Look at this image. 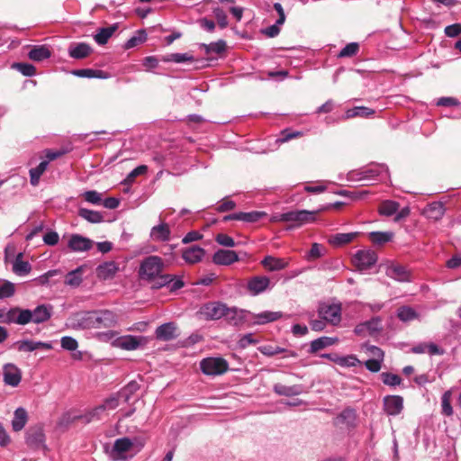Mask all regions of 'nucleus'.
<instances>
[{
	"instance_id": "nucleus-6",
	"label": "nucleus",
	"mask_w": 461,
	"mask_h": 461,
	"mask_svg": "<svg viewBox=\"0 0 461 461\" xmlns=\"http://www.w3.org/2000/svg\"><path fill=\"white\" fill-rule=\"evenodd\" d=\"M53 314V306L50 304H40L33 310L25 309V323L41 324L48 321Z\"/></svg>"
},
{
	"instance_id": "nucleus-51",
	"label": "nucleus",
	"mask_w": 461,
	"mask_h": 461,
	"mask_svg": "<svg viewBox=\"0 0 461 461\" xmlns=\"http://www.w3.org/2000/svg\"><path fill=\"white\" fill-rule=\"evenodd\" d=\"M147 40V33L144 30H139L135 35L130 38L124 44L126 50L132 49L137 45L145 42Z\"/></svg>"
},
{
	"instance_id": "nucleus-31",
	"label": "nucleus",
	"mask_w": 461,
	"mask_h": 461,
	"mask_svg": "<svg viewBox=\"0 0 461 461\" xmlns=\"http://www.w3.org/2000/svg\"><path fill=\"white\" fill-rule=\"evenodd\" d=\"M205 255V250L198 246H192L185 249L182 253V258L188 264H196L202 261Z\"/></svg>"
},
{
	"instance_id": "nucleus-38",
	"label": "nucleus",
	"mask_w": 461,
	"mask_h": 461,
	"mask_svg": "<svg viewBox=\"0 0 461 461\" xmlns=\"http://www.w3.org/2000/svg\"><path fill=\"white\" fill-rule=\"evenodd\" d=\"M28 420V414L24 408H17L14 411V418L12 420V428L14 431L22 430L26 425Z\"/></svg>"
},
{
	"instance_id": "nucleus-58",
	"label": "nucleus",
	"mask_w": 461,
	"mask_h": 461,
	"mask_svg": "<svg viewBox=\"0 0 461 461\" xmlns=\"http://www.w3.org/2000/svg\"><path fill=\"white\" fill-rule=\"evenodd\" d=\"M303 136V132L299 131H292L290 129H285L280 132L279 137L276 139L277 143H285L293 139Z\"/></svg>"
},
{
	"instance_id": "nucleus-36",
	"label": "nucleus",
	"mask_w": 461,
	"mask_h": 461,
	"mask_svg": "<svg viewBox=\"0 0 461 461\" xmlns=\"http://www.w3.org/2000/svg\"><path fill=\"white\" fill-rule=\"evenodd\" d=\"M261 354L267 357H273L277 354L285 353V357H296L297 353L293 350H288L281 347H273L270 345H265L258 348Z\"/></svg>"
},
{
	"instance_id": "nucleus-44",
	"label": "nucleus",
	"mask_w": 461,
	"mask_h": 461,
	"mask_svg": "<svg viewBox=\"0 0 461 461\" xmlns=\"http://www.w3.org/2000/svg\"><path fill=\"white\" fill-rule=\"evenodd\" d=\"M368 237L375 245L382 246L393 240V232L372 231L368 233Z\"/></svg>"
},
{
	"instance_id": "nucleus-24",
	"label": "nucleus",
	"mask_w": 461,
	"mask_h": 461,
	"mask_svg": "<svg viewBox=\"0 0 461 461\" xmlns=\"http://www.w3.org/2000/svg\"><path fill=\"white\" fill-rule=\"evenodd\" d=\"M119 271V266L114 261H106L96 267V276L100 280H109L115 276Z\"/></svg>"
},
{
	"instance_id": "nucleus-63",
	"label": "nucleus",
	"mask_w": 461,
	"mask_h": 461,
	"mask_svg": "<svg viewBox=\"0 0 461 461\" xmlns=\"http://www.w3.org/2000/svg\"><path fill=\"white\" fill-rule=\"evenodd\" d=\"M13 67L25 77H32L36 73L35 67L29 63H14Z\"/></svg>"
},
{
	"instance_id": "nucleus-61",
	"label": "nucleus",
	"mask_w": 461,
	"mask_h": 461,
	"mask_svg": "<svg viewBox=\"0 0 461 461\" xmlns=\"http://www.w3.org/2000/svg\"><path fill=\"white\" fill-rule=\"evenodd\" d=\"M324 251H325V248L322 245H321L319 243H313L312 245L311 249L309 250V252L306 255V258H307V260H314V259L320 258L323 256Z\"/></svg>"
},
{
	"instance_id": "nucleus-7",
	"label": "nucleus",
	"mask_w": 461,
	"mask_h": 461,
	"mask_svg": "<svg viewBox=\"0 0 461 461\" xmlns=\"http://www.w3.org/2000/svg\"><path fill=\"white\" fill-rule=\"evenodd\" d=\"M200 367L203 374L215 376L224 374L229 364L222 357H206L200 362Z\"/></svg>"
},
{
	"instance_id": "nucleus-21",
	"label": "nucleus",
	"mask_w": 461,
	"mask_h": 461,
	"mask_svg": "<svg viewBox=\"0 0 461 461\" xmlns=\"http://www.w3.org/2000/svg\"><path fill=\"white\" fill-rule=\"evenodd\" d=\"M171 230L167 223L161 221L158 225L151 228L149 232V238L153 241L166 242L170 240Z\"/></svg>"
},
{
	"instance_id": "nucleus-1",
	"label": "nucleus",
	"mask_w": 461,
	"mask_h": 461,
	"mask_svg": "<svg viewBox=\"0 0 461 461\" xmlns=\"http://www.w3.org/2000/svg\"><path fill=\"white\" fill-rule=\"evenodd\" d=\"M164 260L158 256L144 258L139 267L138 275L140 280L150 283L152 289H160L172 280L170 274H163Z\"/></svg>"
},
{
	"instance_id": "nucleus-5",
	"label": "nucleus",
	"mask_w": 461,
	"mask_h": 461,
	"mask_svg": "<svg viewBox=\"0 0 461 461\" xmlns=\"http://www.w3.org/2000/svg\"><path fill=\"white\" fill-rule=\"evenodd\" d=\"M134 442L138 444L140 448L144 446V441L137 438H135L134 441L126 437L117 438L110 451L111 458L114 461L126 459V453L130 451Z\"/></svg>"
},
{
	"instance_id": "nucleus-37",
	"label": "nucleus",
	"mask_w": 461,
	"mask_h": 461,
	"mask_svg": "<svg viewBox=\"0 0 461 461\" xmlns=\"http://www.w3.org/2000/svg\"><path fill=\"white\" fill-rule=\"evenodd\" d=\"M85 266H79L76 269L69 271L65 277V285L70 287H78L83 281V273Z\"/></svg>"
},
{
	"instance_id": "nucleus-3",
	"label": "nucleus",
	"mask_w": 461,
	"mask_h": 461,
	"mask_svg": "<svg viewBox=\"0 0 461 461\" xmlns=\"http://www.w3.org/2000/svg\"><path fill=\"white\" fill-rule=\"evenodd\" d=\"M389 176L388 167L384 164L370 165L358 170L348 173V180L353 182L371 181L376 178L384 179Z\"/></svg>"
},
{
	"instance_id": "nucleus-9",
	"label": "nucleus",
	"mask_w": 461,
	"mask_h": 461,
	"mask_svg": "<svg viewBox=\"0 0 461 461\" xmlns=\"http://www.w3.org/2000/svg\"><path fill=\"white\" fill-rule=\"evenodd\" d=\"M94 329L114 328L118 324V315L111 310L93 311Z\"/></svg>"
},
{
	"instance_id": "nucleus-56",
	"label": "nucleus",
	"mask_w": 461,
	"mask_h": 461,
	"mask_svg": "<svg viewBox=\"0 0 461 461\" xmlns=\"http://www.w3.org/2000/svg\"><path fill=\"white\" fill-rule=\"evenodd\" d=\"M451 395L450 390L446 391L441 397V409L442 413L447 417L453 415V408L451 406Z\"/></svg>"
},
{
	"instance_id": "nucleus-14",
	"label": "nucleus",
	"mask_w": 461,
	"mask_h": 461,
	"mask_svg": "<svg viewBox=\"0 0 461 461\" xmlns=\"http://www.w3.org/2000/svg\"><path fill=\"white\" fill-rule=\"evenodd\" d=\"M27 445L35 449H45V435L43 429L40 426L30 428L26 432Z\"/></svg>"
},
{
	"instance_id": "nucleus-53",
	"label": "nucleus",
	"mask_w": 461,
	"mask_h": 461,
	"mask_svg": "<svg viewBox=\"0 0 461 461\" xmlns=\"http://www.w3.org/2000/svg\"><path fill=\"white\" fill-rule=\"evenodd\" d=\"M203 47L207 54H221L226 50L227 45L224 40H219L215 42H211L210 44H203Z\"/></svg>"
},
{
	"instance_id": "nucleus-33",
	"label": "nucleus",
	"mask_w": 461,
	"mask_h": 461,
	"mask_svg": "<svg viewBox=\"0 0 461 461\" xmlns=\"http://www.w3.org/2000/svg\"><path fill=\"white\" fill-rule=\"evenodd\" d=\"M51 56V51L46 45H34L28 52V58L33 61H43Z\"/></svg>"
},
{
	"instance_id": "nucleus-32",
	"label": "nucleus",
	"mask_w": 461,
	"mask_h": 461,
	"mask_svg": "<svg viewBox=\"0 0 461 461\" xmlns=\"http://www.w3.org/2000/svg\"><path fill=\"white\" fill-rule=\"evenodd\" d=\"M274 392L281 396L292 397L301 394L303 392L302 384L285 385L282 384H276L273 386Z\"/></svg>"
},
{
	"instance_id": "nucleus-50",
	"label": "nucleus",
	"mask_w": 461,
	"mask_h": 461,
	"mask_svg": "<svg viewBox=\"0 0 461 461\" xmlns=\"http://www.w3.org/2000/svg\"><path fill=\"white\" fill-rule=\"evenodd\" d=\"M105 411L103 408L102 404L96 406L95 408L92 409L88 412L85 413L82 416V419L86 423H89L95 420H101L103 416L105 414Z\"/></svg>"
},
{
	"instance_id": "nucleus-28",
	"label": "nucleus",
	"mask_w": 461,
	"mask_h": 461,
	"mask_svg": "<svg viewBox=\"0 0 461 461\" xmlns=\"http://www.w3.org/2000/svg\"><path fill=\"white\" fill-rule=\"evenodd\" d=\"M176 326L174 322H167L158 326L156 330V338L163 341H168L177 337Z\"/></svg>"
},
{
	"instance_id": "nucleus-18",
	"label": "nucleus",
	"mask_w": 461,
	"mask_h": 461,
	"mask_svg": "<svg viewBox=\"0 0 461 461\" xmlns=\"http://www.w3.org/2000/svg\"><path fill=\"white\" fill-rule=\"evenodd\" d=\"M384 411L390 416L400 414L403 409V398L400 395H386L383 399Z\"/></svg>"
},
{
	"instance_id": "nucleus-52",
	"label": "nucleus",
	"mask_w": 461,
	"mask_h": 461,
	"mask_svg": "<svg viewBox=\"0 0 461 461\" xmlns=\"http://www.w3.org/2000/svg\"><path fill=\"white\" fill-rule=\"evenodd\" d=\"M334 363L342 367H355L360 364L359 359L355 355L339 356L334 359Z\"/></svg>"
},
{
	"instance_id": "nucleus-8",
	"label": "nucleus",
	"mask_w": 461,
	"mask_h": 461,
	"mask_svg": "<svg viewBox=\"0 0 461 461\" xmlns=\"http://www.w3.org/2000/svg\"><path fill=\"white\" fill-rule=\"evenodd\" d=\"M93 311L72 313L67 321V326L73 330L94 329Z\"/></svg>"
},
{
	"instance_id": "nucleus-12",
	"label": "nucleus",
	"mask_w": 461,
	"mask_h": 461,
	"mask_svg": "<svg viewBox=\"0 0 461 461\" xmlns=\"http://www.w3.org/2000/svg\"><path fill=\"white\" fill-rule=\"evenodd\" d=\"M377 262V255L374 250H358L353 257V263L360 271L370 269Z\"/></svg>"
},
{
	"instance_id": "nucleus-62",
	"label": "nucleus",
	"mask_w": 461,
	"mask_h": 461,
	"mask_svg": "<svg viewBox=\"0 0 461 461\" xmlns=\"http://www.w3.org/2000/svg\"><path fill=\"white\" fill-rule=\"evenodd\" d=\"M381 378L383 383L389 386H396L402 383V378L398 375L388 372L382 373Z\"/></svg>"
},
{
	"instance_id": "nucleus-39",
	"label": "nucleus",
	"mask_w": 461,
	"mask_h": 461,
	"mask_svg": "<svg viewBox=\"0 0 461 461\" xmlns=\"http://www.w3.org/2000/svg\"><path fill=\"white\" fill-rule=\"evenodd\" d=\"M118 26L116 23L108 26L100 28L96 34L94 36L95 42L98 45H104L107 43L108 40L113 36L114 32L117 30Z\"/></svg>"
},
{
	"instance_id": "nucleus-64",
	"label": "nucleus",
	"mask_w": 461,
	"mask_h": 461,
	"mask_svg": "<svg viewBox=\"0 0 461 461\" xmlns=\"http://www.w3.org/2000/svg\"><path fill=\"white\" fill-rule=\"evenodd\" d=\"M14 345L21 352H32L36 350V341L31 339L19 340Z\"/></svg>"
},
{
	"instance_id": "nucleus-23",
	"label": "nucleus",
	"mask_w": 461,
	"mask_h": 461,
	"mask_svg": "<svg viewBox=\"0 0 461 461\" xmlns=\"http://www.w3.org/2000/svg\"><path fill=\"white\" fill-rule=\"evenodd\" d=\"M385 274L388 277L399 282H408L411 280V273L407 268L399 264H391L386 267Z\"/></svg>"
},
{
	"instance_id": "nucleus-17",
	"label": "nucleus",
	"mask_w": 461,
	"mask_h": 461,
	"mask_svg": "<svg viewBox=\"0 0 461 461\" xmlns=\"http://www.w3.org/2000/svg\"><path fill=\"white\" fill-rule=\"evenodd\" d=\"M94 241L80 234H72L68 240V247L73 252H86L93 248Z\"/></svg>"
},
{
	"instance_id": "nucleus-19",
	"label": "nucleus",
	"mask_w": 461,
	"mask_h": 461,
	"mask_svg": "<svg viewBox=\"0 0 461 461\" xmlns=\"http://www.w3.org/2000/svg\"><path fill=\"white\" fill-rule=\"evenodd\" d=\"M274 9L276 11L278 14L277 20L274 24L262 30V33L267 36L268 38H274L277 36L280 32V26L283 25L285 21V14L282 5L280 3H275Z\"/></svg>"
},
{
	"instance_id": "nucleus-26",
	"label": "nucleus",
	"mask_w": 461,
	"mask_h": 461,
	"mask_svg": "<svg viewBox=\"0 0 461 461\" xmlns=\"http://www.w3.org/2000/svg\"><path fill=\"white\" fill-rule=\"evenodd\" d=\"M251 316V320L254 324L257 325H264L269 322L276 321L283 317L282 312H272V311H264L259 313H252L248 312Z\"/></svg>"
},
{
	"instance_id": "nucleus-16",
	"label": "nucleus",
	"mask_w": 461,
	"mask_h": 461,
	"mask_svg": "<svg viewBox=\"0 0 461 461\" xmlns=\"http://www.w3.org/2000/svg\"><path fill=\"white\" fill-rule=\"evenodd\" d=\"M3 379L6 385L16 387L22 380L21 369L12 363H7L3 366Z\"/></svg>"
},
{
	"instance_id": "nucleus-49",
	"label": "nucleus",
	"mask_w": 461,
	"mask_h": 461,
	"mask_svg": "<svg viewBox=\"0 0 461 461\" xmlns=\"http://www.w3.org/2000/svg\"><path fill=\"white\" fill-rule=\"evenodd\" d=\"M15 294V285L8 280L0 278V299H7Z\"/></svg>"
},
{
	"instance_id": "nucleus-11",
	"label": "nucleus",
	"mask_w": 461,
	"mask_h": 461,
	"mask_svg": "<svg viewBox=\"0 0 461 461\" xmlns=\"http://www.w3.org/2000/svg\"><path fill=\"white\" fill-rule=\"evenodd\" d=\"M226 306L227 304L221 302H209L201 307L199 313L204 320L217 321L223 318Z\"/></svg>"
},
{
	"instance_id": "nucleus-47",
	"label": "nucleus",
	"mask_w": 461,
	"mask_h": 461,
	"mask_svg": "<svg viewBox=\"0 0 461 461\" xmlns=\"http://www.w3.org/2000/svg\"><path fill=\"white\" fill-rule=\"evenodd\" d=\"M78 215L91 223H99L104 220L101 212L86 208H80L78 210Z\"/></svg>"
},
{
	"instance_id": "nucleus-30",
	"label": "nucleus",
	"mask_w": 461,
	"mask_h": 461,
	"mask_svg": "<svg viewBox=\"0 0 461 461\" xmlns=\"http://www.w3.org/2000/svg\"><path fill=\"white\" fill-rule=\"evenodd\" d=\"M5 324H18V325H26L25 323V309L20 307H13L9 310H6L5 320H4Z\"/></svg>"
},
{
	"instance_id": "nucleus-42",
	"label": "nucleus",
	"mask_w": 461,
	"mask_h": 461,
	"mask_svg": "<svg viewBox=\"0 0 461 461\" xmlns=\"http://www.w3.org/2000/svg\"><path fill=\"white\" fill-rule=\"evenodd\" d=\"M71 73L76 77L86 78H107L108 77L106 72L92 68L75 69Z\"/></svg>"
},
{
	"instance_id": "nucleus-2",
	"label": "nucleus",
	"mask_w": 461,
	"mask_h": 461,
	"mask_svg": "<svg viewBox=\"0 0 461 461\" xmlns=\"http://www.w3.org/2000/svg\"><path fill=\"white\" fill-rule=\"evenodd\" d=\"M323 209H320L322 211ZM318 211L294 210L274 215L273 221L292 222L291 228H299L304 224L315 221Z\"/></svg>"
},
{
	"instance_id": "nucleus-29",
	"label": "nucleus",
	"mask_w": 461,
	"mask_h": 461,
	"mask_svg": "<svg viewBox=\"0 0 461 461\" xmlns=\"http://www.w3.org/2000/svg\"><path fill=\"white\" fill-rule=\"evenodd\" d=\"M261 265L268 271H279L288 267L289 261L285 258L267 256L261 260Z\"/></svg>"
},
{
	"instance_id": "nucleus-57",
	"label": "nucleus",
	"mask_w": 461,
	"mask_h": 461,
	"mask_svg": "<svg viewBox=\"0 0 461 461\" xmlns=\"http://www.w3.org/2000/svg\"><path fill=\"white\" fill-rule=\"evenodd\" d=\"M122 401V397H121V395L118 392V393L113 394L112 396H110L109 398L105 399L104 403H102V406L105 411H113L120 405V402Z\"/></svg>"
},
{
	"instance_id": "nucleus-34",
	"label": "nucleus",
	"mask_w": 461,
	"mask_h": 461,
	"mask_svg": "<svg viewBox=\"0 0 461 461\" xmlns=\"http://www.w3.org/2000/svg\"><path fill=\"white\" fill-rule=\"evenodd\" d=\"M445 213V206L441 202H433L424 209V214L427 218L438 221Z\"/></svg>"
},
{
	"instance_id": "nucleus-15",
	"label": "nucleus",
	"mask_w": 461,
	"mask_h": 461,
	"mask_svg": "<svg viewBox=\"0 0 461 461\" xmlns=\"http://www.w3.org/2000/svg\"><path fill=\"white\" fill-rule=\"evenodd\" d=\"M381 322V317H373L368 321L358 323L354 329V333L363 337L367 334L373 335L382 330Z\"/></svg>"
},
{
	"instance_id": "nucleus-54",
	"label": "nucleus",
	"mask_w": 461,
	"mask_h": 461,
	"mask_svg": "<svg viewBox=\"0 0 461 461\" xmlns=\"http://www.w3.org/2000/svg\"><path fill=\"white\" fill-rule=\"evenodd\" d=\"M359 44L357 42L348 43L338 54L337 58H352L358 53Z\"/></svg>"
},
{
	"instance_id": "nucleus-43",
	"label": "nucleus",
	"mask_w": 461,
	"mask_h": 461,
	"mask_svg": "<svg viewBox=\"0 0 461 461\" xmlns=\"http://www.w3.org/2000/svg\"><path fill=\"white\" fill-rule=\"evenodd\" d=\"M357 232L337 233L332 235L329 239V241L333 246L340 247L345 244L350 243L357 236Z\"/></svg>"
},
{
	"instance_id": "nucleus-10",
	"label": "nucleus",
	"mask_w": 461,
	"mask_h": 461,
	"mask_svg": "<svg viewBox=\"0 0 461 461\" xmlns=\"http://www.w3.org/2000/svg\"><path fill=\"white\" fill-rule=\"evenodd\" d=\"M274 287L268 276H255L248 280L247 290L251 296H257Z\"/></svg>"
},
{
	"instance_id": "nucleus-55",
	"label": "nucleus",
	"mask_w": 461,
	"mask_h": 461,
	"mask_svg": "<svg viewBox=\"0 0 461 461\" xmlns=\"http://www.w3.org/2000/svg\"><path fill=\"white\" fill-rule=\"evenodd\" d=\"M140 389V384L136 381L130 382L126 386H124L119 393L121 397H122V402H129L131 396L135 393Z\"/></svg>"
},
{
	"instance_id": "nucleus-40",
	"label": "nucleus",
	"mask_w": 461,
	"mask_h": 461,
	"mask_svg": "<svg viewBox=\"0 0 461 461\" xmlns=\"http://www.w3.org/2000/svg\"><path fill=\"white\" fill-rule=\"evenodd\" d=\"M337 340L338 339L336 338H330L326 336L318 338L311 342L309 352L312 354L316 353L321 349L332 346L333 344L336 343Z\"/></svg>"
},
{
	"instance_id": "nucleus-46",
	"label": "nucleus",
	"mask_w": 461,
	"mask_h": 461,
	"mask_svg": "<svg viewBox=\"0 0 461 461\" xmlns=\"http://www.w3.org/2000/svg\"><path fill=\"white\" fill-rule=\"evenodd\" d=\"M396 315L403 322L411 321L419 317L418 312L410 306L399 307Z\"/></svg>"
},
{
	"instance_id": "nucleus-41",
	"label": "nucleus",
	"mask_w": 461,
	"mask_h": 461,
	"mask_svg": "<svg viewBox=\"0 0 461 461\" xmlns=\"http://www.w3.org/2000/svg\"><path fill=\"white\" fill-rule=\"evenodd\" d=\"M375 110L366 106H356L348 109L343 116L344 119H350L354 117H370L375 114Z\"/></svg>"
},
{
	"instance_id": "nucleus-20",
	"label": "nucleus",
	"mask_w": 461,
	"mask_h": 461,
	"mask_svg": "<svg viewBox=\"0 0 461 461\" xmlns=\"http://www.w3.org/2000/svg\"><path fill=\"white\" fill-rule=\"evenodd\" d=\"M264 216H266V212L259 211H252L249 212H239L225 215L223 217V221H241L245 222H256Z\"/></svg>"
},
{
	"instance_id": "nucleus-35",
	"label": "nucleus",
	"mask_w": 461,
	"mask_h": 461,
	"mask_svg": "<svg viewBox=\"0 0 461 461\" xmlns=\"http://www.w3.org/2000/svg\"><path fill=\"white\" fill-rule=\"evenodd\" d=\"M23 253H18L16 258L12 262V270L15 275L19 276H27L32 270L31 264L28 261H23Z\"/></svg>"
},
{
	"instance_id": "nucleus-22",
	"label": "nucleus",
	"mask_w": 461,
	"mask_h": 461,
	"mask_svg": "<svg viewBox=\"0 0 461 461\" xmlns=\"http://www.w3.org/2000/svg\"><path fill=\"white\" fill-rule=\"evenodd\" d=\"M246 312V311L239 309L237 307L226 306V311L224 312L223 318L230 325L239 327L245 322Z\"/></svg>"
},
{
	"instance_id": "nucleus-4",
	"label": "nucleus",
	"mask_w": 461,
	"mask_h": 461,
	"mask_svg": "<svg viewBox=\"0 0 461 461\" xmlns=\"http://www.w3.org/2000/svg\"><path fill=\"white\" fill-rule=\"evenodd\" d=\"M318 316L329 325L338 326L342 319V305L340 303H320L317 308Z\"/></svg>"
},
{
	"instance_id": "nucleus-48",
	"label": "nucleus",
	"mask_w": 461,
	"mask_h": 461,
	"mask_svg": "<svg viewBox=\"0 0 461 461\" xmlns=\"http://www.w3.org/2000/svg\"><path fill=\"white\" fill-rule=\"evenodd\" d=\"M399 203L392 200L384 201L379 206V213L384 216H392L397 212Z\"/></svg>"
},
{
	"instance_id": "nucleus-25",
	"label": "nucleus",
	"mask_w": 461,
	"mask_h": 461,
	"mask_svg": "<svg viewBox=\"0 0 461 461\" xmlns=\"http://www.w3.org/2000/svg\"><path fill=\"white\" fill-rule=\"evenodd\" d=\"M212 261L216 265L229 266L239 261V256L233 250L219 249L213 254Z\"/></svg>"
},
{
	"instance_id": "nucleus-27",
	"label": "nucleus",
	"mask_w": 461,
	"mask_h": 461,
	"mask_svg": "<svg viewBox=\"0 0 461 461\" xmlns=\"http://www.w3.org/2000/svg\"><path fill=\"white\" fill-rule=\"evenodd\" d=\"M68 55L75 59H83L88 57L92 51V47L86 42L72 43L68 47Z\"/></svg>"
},
{
	"instance_id": "nucleus-13",
	"label": "nucleus",
	"mask_w": 461,
	"mask_h": 461,
	"mask_svg": "<svg viewBox=\"0 0 461 461\" xmlns=\"http://www.w3.org/2000/svg\"><path fill=\"white\" fill-rule=\"evenodd\" d=\"M146 339L142 336L125 335L116 338L113 345L124 350H135L144 345Z\"/></svg>"
},
{
	"instance_id": "nucleus-60",
	"label": "nucleus",
	"mask_w": 461,
	"mask_h": 461,
	"mask_svg": "<svg viewBox=\"0 0 461 461\" xmlns=\"http://www.w3.org/2000/svg\"><path fill=\"white\" fill-rule=\"evenodd\" d=\"M147 171H148L147 166H145V165L138 166L137 167H135L133 170H131L128 174V176L124 179L123 183L125 185H131L137 176L146 174Z\"/></svg>"
},
{
	"instance_id": "nucleus-59",
	"label": "nucleus",
	"mask_w": 461,
	"mask_h": 461,
	"mask_svg": "<svg viewBox=\"0 0 461 461\" xmlns=\"http://www.w3.org/2000/svg\"><path fill=\"white\" fill-rule=\"evenodd\" d=\"M81 196L84 200L91 204L99 205L102 203V194L95 190H89L84 192Z\"/></svg>"
},
{
	"instance_id": "nucleus-45",
	"label": "nucleus",
	"mask_w": 461,
	"mask_h": 461,
	"mask_svg": "<svg viewBox=\"0 0 461 461\" xmlns=\"http://www.w3.org/2000/svg\"><path fill=\"white\" fill-rule=\"evenodd\" d=\"M49 165V161L44 160L41 161L36 167L30 169V182L31 185L36 186L39 182L41 175L46 171Z\"/></svg>"
}]
</instances>
